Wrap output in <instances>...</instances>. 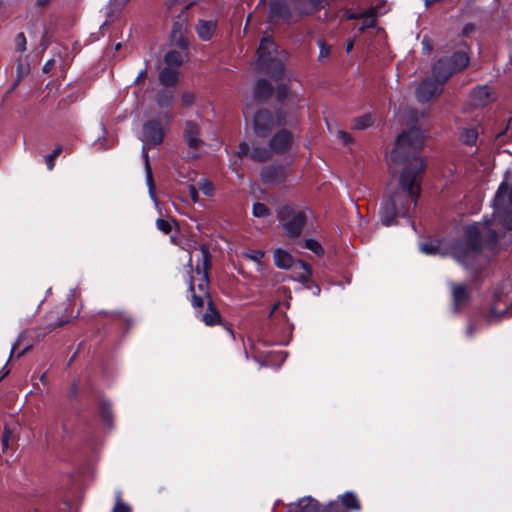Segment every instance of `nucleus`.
<instances>
[{
    "instance_id": "obj_53",
    "label": "nucleus",
    "mask_w": 512,
    "mask_h": 512,
    "mask_svg": "<svg viewBox=\"0 0 512 512\" xmlns=\"http://www.w3.org/2000/svg\"><path fill=\"white\" fill-rule=\"evenodd\" d=\"M21 337L22 336H19L17 341L15 342V344L12 346V349H11V353H10V358L14 355L15 351H16V348L17 346L19 345L20 343V340H21Z\"/></svg>"
},
{
    "instance_id": "obj_49",
    "label": "nucleus",
    "mask_w": 512,
    "mask_h": 512,
    "mask_svg": "<svg viewBox=\"0 0 512 512\" xmlns=\"http://www.w3.org/2000/svg\"><path fill=\"white\" fill-rule=\"evenodd\" d=\"M54 64L55 61L53 59L48 60L43 66V71L45 73L49 72L54 67Z\"/></svg>"
},
{
    "instance_id": "obj_35",
    "label": "nucleus",
    "mask_w": 512,
    "mask_h": 512,
    "mask_svg": "<svg viewBox=\"0 0 512 512\" xmlns=\"http://www.w3.org/2000/svg\"><path fill=\"white\" fill-rule=\"evenodd\" d=\"M156 226L157 228L162 231L164 234H169L171 233L172 229H173V224L170 220L168 219H163V218H158L156 220Z\"/></svg>"
},
{
    "instance_id": "obj_54",
    "label": "nucleus",
    "mask_w": 512,
    "mask_h": 512,
    "mask_svg": "<svg viewBox=\"0 0 512 512\" xmlns=\"http://www.w3.org/2000/svg\"><path fill=\"white\" fill-rule=\"evenodd\" d=\"M77 391H78L77 385H76V383H73L70 387V395L73 397L76 396Z\"/></svg>"
},
{
    "instance_id": "obj_11",
    "label": "nucleus",
    "mask_w": 512,
    "mask_h": 512,
    "mask_svg": "<svg viewBox=\"0 0 512 512\" xmlns=\"http://www.w3.org/2000/svg\"><path fill=\"white\" fill-rule=\"evenodd\" d=\"M441 92V85L432 77L423 81L416 90L418 101L426 102Z\"/></svg>"
},
{
    "instance_id": "obj_40",
    "label": "nucleus",
    "mask_w": 512,
    "mask_h": 512,
    "mask_svg": "<svg viewBox=\"0 0 512 512\" xmlns=\"http://www.w3.org/2000/svg\"><path fill=\"white\" fill-rule=\"evenodd\" d=\"M199 189L205 194V195H211L213 192V185L206 179H202L198 182Z\"/></svg>"
},
{
    "instance_id": "obj_44",
    "label": "nucleus",
    "mask_w": 512,
    "mask_h": 512,
    "mask_svg": "<svg viewBox=\"0 0 512 512\" xmlns=\"http://www.w3.org/2000/svg\"><path fill=\"white\" fill-rule=\"evenodd\" d=\"M188 194H189V197L191 198V200L194 203H197L199 201L198 191H197V188L194 185H189L188 186Z\"/></svg>"
},
{
    "instance_id": "obj_58",
    "label": "nucleus",
    "mask_w": 512,
    "mask_h": 512,
    "mask_svg": "<svg viewBox=\"0 0 512 512\" xmlns=\"http://www.w3.org/2000/svg\"><path fill=\"white\" fill-rule=\"evenodd\" d=\"M437 0H424L425 6L428 8L430 5L435 3Z\"/></svg>"
},
{
    "instance_id": "obj_7",
    "label": "nucleus",
    "mask_w": 512,
    "mask_h": 512,
    "mask_svg": "<svg viewBox=\"0 0 512 512\" xmlns=\"http://www.w3.org/2000/svg\"><path fill=\"white\" fill-rule=\"evenodd\" d=\"M210 258H202L201 261H199L196 264L195 270L192 271V274L190 276V284H189V290L190 292H194L195 287L197 286L199 293L204 294L206 296L207 300L211 299L208 287H209V280H208V269L210 267Z\"/></svg>"
},
{
    "instance_id": "obj_19",
    "label": "nucleus",
    "mask_w": 512,
    "mask_h": 512,
    "mask_svg": "<svg viewBox=\"0 0 512 512\" xmlns=\"http://www.w3.org/2000/svg\"><path fill=\"white\" fill-rule=\"evenodd\" d=\"M18 424H6L2 435V451L5 452L18 439Z\"/></svg>"
},
{
    "instance_id": "obj_1",
    "label": "nucleus",
    "mask_w": 512,
    "mask_h": 512,
    "mask_svg": "<svg viewBox=\"0 0 512 512\" xmlns=\"http://www.w3.org/2000/svg\"><path fill=\"white\" fill-rule=\"evenodd\" d=\"M424 133L411 127L398 135L395 145L387 155L390 166L402 165L400 190L387 195L381 205L380 219L384 226L396 224V216L406 217L410 204L416 201L420 192V181L426 167L419 153L424 146Z\"/></svg>"
},
{
    "instance_id": "obj_25",
    "label": "nucleus",
    "mask_w": 512,
    "mask_h": 512,
    "mask_svg": "<svg viewBox=\"0 0 512 512\" xmlns=\"http://www.w3.org/2000/svg\"><path fill=\"white\" fill-rule=\"evenodd\" d=\"M175 94L168 89H161L156 94V103L161 108H169L173 105Z\"/></svg>"
},
{
    "instance_id": "obj_14",
    "label": "nucleus",
    "mask_w": 512,
    "mask_h": 512,
    "mask_svg": "<svg viewBox=\"0 0 512 512\" xmlns=\"http://www.w3.org/2000/svg\"><path fill=\"white\" fill-rule=\"evenodd\" d=\"M261 178L269 184H280L286 179V169L282 165H270L262 169Z\"/></svg>"
},
{
    "instance_id": "obj_30",
    "label": "nucleus",
    "mask_w": 512,
    "mask_h": 512,
    "mask_svg": "<svg viewBox=\"0 0 512 512\" xmlns=\"http://www.w3.org/2000/svg\"><path fill=\"white\" fill-rule=\"evenodd\" d=\"M478 139V132L476 129L467 128L461 134V140L467 145H474Z\"/></svg>"
},
{
    "instance_id": "obj_12",
    "label": "nucleus",
    "mask_w": 512,
    "mask_h": 512,
    "mask_svg": "<svg viewBox=\"0 0 512 512\" xmlns=\"http://www.w3.org/2000/svg\"><path fill=\"white\" fill-rule=\"evenodd\" d=\"M293 141L292 134L285 129L278 131L270 140L269 147L274 153H284L287 151Z\"/></svg>"
},
{
    "instance_id": "obj_59",
    "label": "nucleus",
    "mask_w": 512,
    "mask_h": 512,
    "mask_svg": "<svg viewBox=\"0 0 512 512\" xmlns=\"http://www.w3.org/2000/svg\"><path fill=\"white\" fill-rule=\"evenodd\" d=\"M473 332H474V327H473V325H470V326L467 328V333H468L469 335H472V334H473Z\"/></svg>"
},
{
    "instance_id": "obj_29",
    "label": "nucleus",
    "mask_w": 512,
    "mask_h": 512,
    "mask_svg": "<svg viewBox=\"0 0 512 512\" xmlns=\"http://www.w3.org/2000/svg\"><path fill=\"white\" fill-rule=\"evenodd\" d=\"M450 64L455 71L461 70L469 64V57L465 52H457L454 54Z\"/></svg>"
},
{
    "instance_id": "obj_32",
    "label": "nucleus",
    "mask_w": 512,
    "mask_h": 512,
    "mask_svg": "<svg viewBox=\"0 0 512 512\" xmlns=\"http://www.w3.org/2000/svg\"><path fill=\"white\" fill-rule=\"evenodd\" d=\"M252 213L255 217H267L270 215L269 208L260 202L254 203Z\"/></svg>"
},
{
    "instance_id": "obj_43",
    "label": "nucleus",
    "mask_w": 512,
    "mask_h": 512,
    "mask_svg": "<svg viewBox=\"0 0 512 512\" xmlns=\"http://www.w3.org/2000/svg\"><path fill=\"white\" fill-rule=\"evenodd\" d=\"M337 138L341 140L345 145L351 142V137L348 133L343 130H337L336 132Z\"/></svg>"
},
{
    "instance_id": "obj_18",
    "label": "nucleus",
    "mask_w": 512,
    "mask_h": 512,
    "mask_svg": "<svg viewBox=\"0 0 512 512\" xmlns=\"http://www.w3.org/2000/svg\"><path fill=\"white\" fill-rule=\"evenodd\" d=\"M184 137L187 145L192 149H198L202 145V140L199 138V127L193 121L185 123Z\"/></svg>"
},
{
    "instance_id": "obj_2",
    "label": "nucleus",
    "mask_w": 512,
    "mask_h": 512,
    "mask_svg": "<svg viewBox=\"0 0 512 512\" xmlns=\"http://www.w3.org/2000/svg\"><path fill=\"white\" fill-rule=\"evenodd\" d=\"M491 219L469 225L465 228L464 241L448 249L442 241L420 244V252L427 255L467 256L483 250H494L512 243V187L502 183L493 201Z\"/></svg>"
},
{
    "instance_id": "obj_42",
    "label": "nucleus",
    "mask_w": 512,
    "mask_h": 512,
    "mask_svg": "<svg viewBox=\"0 0 512 512\" xmlns=\"http://www.w3.org/2000/svg\"><path fill=\"white\" fill-rule=\"evenodd\" d=\"M195 96L191 92H184L181 98V102L184 106H190L194 103Z\"/></svg>"
},
{
    "instance_id": "obj_21",
    "label": "nucleus",
    "mask_w": 512,
    "mask_h": 512,
    "mask_svg": "<svg viewBox=\"0 0 512 512\" xmlns=\"http://www.w3.org/2000/svg\"><path fill=\"white\" fill-rule=\"evenodd\" d=\"M491 99V92L489 87L480 86L473 90L471 93V102L476 107L487 105Z\"/></svg>"
},
{
    "instance_id": "obj_34",
    "label": "nucleus",
    "mask_w": 512,
    "mask_h": 512,
    "mask_svg": "<svg viewBox=\"0 0 512 512\" xmlns=\"http://www.w3.org/2000/svg\"><path fill=\"white\" fill-rule=\"evenodd\" d=\"M191 293H192V297H191L192 306L195 309L201 310L204 307L205 301H207L206 296H204V294H202V293L197 294L195 291L191 292Z\"/></svg>"
},
{
    "instance_id": "obj_31",
    "label": "nucleus",
    "mask_w": 512,
    "mask_h": 512,
    "mask_svg": "<svg viewBox=\"0 0 512 512\" xmlns=\"http://www.w3.org/2000/svg\"><path fill=\"white\" fill-rule=\"evenodd\" d=\"M302 246L317 255L323 253L321 244L315 239H306Z\"/></svg>"
},
{
    "instance_id": "obj_41",
    "label": "nucleus",
    "mask_w": 512,
    "mask_h": 512,
    "mask_svg": "<svg viewBox=\"0 0 512 512\" xmlns=\"http://www.w3.org/2000/svg\"><path fill=\"white\" fill-rule=\"evenodd\" d=\"M15 45L18 51H24L26 49V38L23 33H19L15 38Z\"/></svg>"
},
{
    "instance_id": "obj_28",
    "label": "nucleus",
    "mask_w": 512,
    "mask_h": 512,
    "mask_svg": "<svg viewBox=\"0 0 512 512\" xmlns=\"http://www.w3.org/2000/svg\"><path fill=\"white\" fill-rule=\"evenodd\" d=\"M342 504L349 510L359 511L361 509L357 496L352 492H347L342 496Z\"/></svg>"
},
{
    "instance_id": "obj_36",
    "label": "nucleus",
    "mask_w": 512,
    "mask_h": 512,
    "mask_svg": "<svg viewBox=\"0 0 512 512\" xmlns=\"http://www.w3.org/2000/svg\"><path fill=\"white\" fill-rule=\"evenodd\" d=\"M101 416L104 422H106L108 425H111L112 423V412H111V406L109 403L103 402L101 404Z\"/></svg>"
},
{
    "instance_id": "obj_39",
    "label": "nucleus",
    "mask_w": 512,
    "mask_h": 512,
    "mask_svg": "<svg viewBox=\"0 0 512 512\" xmlns=\"http://www.w3.org/2000/svg\"><path fill=\"white\" fill-rule=\"evenodd\" d=\"M112 512H131L130 506L122 501L120 492L117 494L116 503Z\"/></svg>"
},
{
    "instance_id": "obj_8",
    "label": "nucleus",
    "mask_w": 512,
    "mask_h": 512,
    "mask_svg": "<svg viewBox=\"0 0 512 512\" xmlns=\"http://www.w3.org/2000/svg\"><path fill=\"white\" fill-rule=\"evenodd\" d=\"M275 265L281 269H293L295 278L301 283L310 281L311 267L308 263L296 258H274Z\"/></svg>"
},
{
    "instance_id": "obj_63",
    "label": "nucleus",
    "mask_w": 512,
    "mask_h": 512,
    "mask_svg": "<svg viewBox=\"0 0 512 512\" xmlns=\"http://www.w3.org/2000/svg\"><path fill=\"white\" fill-rule=\"evenodd\" d=\"M46 3H47V0H39V4H40V5H44V4H46Z\"/></svg>"
},
{
    "instance_id": "obj_24",
    "label": "nucleus",
    "mask_w": 512,
    "mask_h": 512,
    "mask_svg": "<svg viewBox=\"0 0 512 512\" xmlns=\"http://www.w3.org/2000/svg\"><path fill=\"white\" fill-rule=\"evenodd\" d=\"M185 54L182 51L171 50L165 54L164 62L167 67L179 69L183 64Z\"/></svg>"
},
{
    "instance_id": "obj_51",
    "label": "nucleus",
    "mask_w": 512,
    "mask_h": 512,
    "mask_svg": "<svg viewBox=\"0 0 512 512\" xmlns=\"http://www.w3.org/2000/svg\"><path fill=\"white\" fill-rule=\"evenodd\" d=\"M512 128V119L509 120L508 124H507V127L504 131H501L500 133L497 134L496 138L498 140L501 139V137L509 130Z\"/></svg>"
},
{
    "instance_id": "obj_26",
    "label": "nucleus",
    "mask_w": 512,
    "mask_h": 512,
    "mask_svg": "<svg viewBox=\"0 0 512 512\" xmlns=\"http://www.w3.org/2000/svg\"><path fill=\"white\" fill-rule=\"evenodd\" d=\"M272 92L270 83L267 80L261 79L257 81L254 88V96L258 100L267 98Z\"/></svg>"
},
{
    "instance_id": "obj_5",
    "label": "nucleus",
    "mask_w": 512,
    "mask_h": 512,
    "mask_svg": "<svg viewBox=\"0 0 512 512\" xmlns=\"http://www.w3.org/2000/svg\"><path fill=\"white\" fill-rule=\"evenodd\" d=\"M258 65L268 73H279L282 70V57L276 44L269 36L261 39L258 51Z\"/></svg>"
},
{
    "instance_id": "obj_37",
    "label": "nucleus",
    "mask_w": 512,
    "mask_h": 512,
    "mask_svg": "<svg viewBox=\"0 0 512 512\" xmlns=\"http://www.w3.org/2000/svg\"><path fill=\"white\" fill-rule=\"evenodd\" d=\"M375 25V19H374V14L373 12H367L365 15H364V20L359 28V31L360 32H363L365 29L367 28H371Z\"/></svg>"
},
{
    "instance_id": "obj_48",
    "label": "nucleus",
    "mask_w": 512,
    "mask_h": 512,
    "mask_svg": "<svg viewBox=\"0 0 512 512\" xmlns=\"http://www.w3.org/2000/svg\"><path fill=\"white\" fill-rule=\"evenodd\" d=\"M327 0H309L310 4L315 9L323 8Z\"/></svg>"
},
{
    "instance_id": "obj_15",
    "label": "nucleus",
    "mask_w": 512,
    "mask_h": 512,
    "mask_svg": "<svg viewBox=\"0 0 512 512\" xmlns=\"http://www.w3.org/2000/svg\"><path fill=\"white\" fill-rule=\"evenodd\" d=\"M488 258H458L471 278L479 276L487 267Z\"/></svg>"
},
{
    "instance_id": "obj_47",
    "label": "nucleus",
    "mask_w": 512,
    "mask_h": 512,
    "mask_svg": "<svg viewBox=\"0 0 512 512\" xmlns=\"http://www.w3.org/2000/svg\"><path fill=\"white\" fill-rule=\"evenodd\" d=\"M183 27V24L182 23H175V25L173 26V29H172V36L174 39H177V33H179L181 35V29Z\"/></svg>"
},
{
    "instance_id": "obj_61",
    "label": "nucleus",
    "mask_w": 512,
    "mask_h": 512,
    "mask_svg": "<svg viewBox=\"0 0 512 512\" xmlns=\"http://www.w3.org/2000/svg\"><path fill=\"white\" fill-rule=\"evenodd\" d=\"M40 381L42 383H46V373H43L41 376H40Z\"/></svg>"
},
{
    "instance_id": "obj_23",
    "label": "nucleus",
    "mask_w": 512,
    "mask_h": 512,
    "mask_svg": "<svg viewBox=\"0 0 512 512\" xmlns=\"http://www.w3.org/2000/svg\"><path fill=\"white\" fill-rule=\"evenodd\" d=\"M196 30L200 39L208 41L216 30V22L212 20H199Z\"/></svg>"
},
{
    "instance_id": "obj_50",
    "label": "nucleus",
    "mask_w": 512,
    "mask_h": 512,
    "mask_svg": "<svg viewBox=\"0 0 512 512\" xmlns=\"http://www.w3.org/2000/svg\"><path fill=\"white\" fill-rule=\"evenodd\" d=\"M329 54H330L329 48L325 47L324 45H322L320 47V55H319V57L320 58H327L329 56Z\"/></svg>"
},
{
    "instance_id": "obj_6",
    "label": "nucleus",
    "mask_w": 512,
    "mask_h": 512,
    "mask_svg": "<svg viewBox=\"0 0 512 512\" xmlns=\"http://www.w3.org/2000/svg\"><path fill=\"white\" fill-rule=\"evenodd\" d=\"M512 306V287L503 283L494 290L492 304L489 313L485 316L487 321H498Z\"/></svg>"
},
{
    "instance_id": "obj_33",
    "label": "nucleus",
    "mask_w": 512,
    "mask_h": 512,
    "mask_svg": "<svg viewBox=\"0 0 512 512\" xmlns=\"http://www.w3.org/2000/svg\"><path fill=\"white\" fill-rule=\"evenodd\" d=\"M372 123V117L370 115H364L355 119L353 127L355 129H365L367 127H370Z\"/></svg>"
},
{
    "instance_id": "obj_57",
    "label": "nucleus",
    "mask_w": 512,
    "mask_h": 512,
    "mask_svg": "<svg viewBox=\"0 0 512 512\" xmlns=\"http://www.w3.org/2000/svg\"><path fill=\"white\" fill-rule=\"evenodd\" d=\"M352 48H353V41L348 42L347 46H346V51L350 52L352 50Z\"/></svg>"
},
{
    "instance_id": "obj_45",
    "label": "nucleus",
    "mask_w": 512,
    "mask_h": 512,
    "mask_svg": "<svg viewBox=\"0 0 512 512\" xmlns=\"http://www.w3.org/2000/svg\"><path fill=\"white\" fill-rule=\"evenodd\" d=\"M129 0H111L110 5L113 6L115 9H120L124 7Z\"/></svg>"
},
{
    "instance_id": "obj_56",
    "label": "nucleus",
    "mask_w": 512,
    "mask_h": 512,
    "mask_svg": "<svg viewBox=\"0 0 512 512\" xmlns=\"http://www.w3.org/2000/svg\"><path fill=\"white\" fill-rule=\"evenodd\" d=\"M286 93H287V92H286V89H280V90L278 91V96H279V98H281V97H285V96H286Z\"/></svg>"
},
{
    "instance_id": "obj_27",
    "label": "nucleus",
    "mask_w": 512,
    "mask_h": 512,
    "mask_svg": "<svg viewBox=\"0 0 512 512\" xmlns=\"http://www.w3.org/2000/svg\"><path fill=\"white\" fill-rule=\"evenodd\" d=\"M298 512H319V503L311 497L303 498L298 503Z\"/></svg>"
},
{
    "instance_id": "obj_52",
    "label": "nucleus",
    "mask_w": 512,
    "mask_h": 512,
    "mask_svg": "<svg viewBox=\"0 0 512 512\" xmlns=\"http://www.w3.org/2000/svg\"><path fill=\"white\" fill-rule=\"evenodd\" d=\"M274 256L280 257V256H290L288 252L282 250L281 248H278L274 252Z\"/></svg>"
},
{
    "instance_id": "obj_62",
    "label": "nucleus",
    "mask_w": 512,
    "mask_h": 512,
    "mask_svg": "<svg viewBox=\"0 0 512 512\" xmlns=\"http://www.w3.org/2000/svg\"><path fill=\"white\" fill-rule=\"evenodd\" d=\"M65 323H67V321H60V322H58L54 327H60V326H63Z\"/></svg>"
},
{
    "instance_id": "obj_9",
    "label": "nucleus",
    "mask_w": 512,
    "mask_h": 512,
    "mask_svg": "<svg viewBox=\"0 0 512 512\" xmlns=\"http://www.w3.org/2000/svg\"><path fill=\"white\" fill-rule=\"evenodd\" d=\"M282 123L281 118L275 119L269 111L260 110L254 116L253 130L257 136L266 137L274 127Z\"/></svg>"
},
{
    "instance_id": "obj_3",
    "label": "nucleus",
    "mask_w": 512,
    "mask_h": 512,
    "mask_svg": "<svg viewBox=\"0 0 512 512\" xmlns=\"http://www.w3.org/2000/svg\"><path fill=\"white\" fill-rule=\"evenodd\" d=\"M164 138V131L159 121L150 120L143 125L141 141L143 142L142 156L144 159V167L146 174V182L149 188V193L153 199L154 197V182L152 176V169L150 166L148 149L155 147L162 143Z\"/></svg>"
},
{
    "instance_id": "obj_16",
    "label": "nucleus",
    "mask_w": 512,
    "mask_h": 512,
    "mask_svg": "<svg viewBox=\"0 0 512 512\" xmlns=\"http://www.w3.org/2000/svg\"><path fill=\"white\" fill-rule=\"evenodd\" d=\"M248 154L253 160L262 162L268 160L273 155V152L270 147H253L252 150L249 151L248 144L240 143L238 155L243 156Z\"/></svg>"
},
{
    "instance_id": "obj_64",
    "label": "nucleus",
    "mask_w": 512,
    "mask_h": 512,
    "mask_svg": "<svg viewBox=\"0 0 512 512\" xmlns=\"http://www.w3.org/2000/svg\"><path fill=\"white\" fill-rule=\"evenodd\" d=\"M358 17H359L358 15L352 14V15H350L348 18H349V19H353V18H358Z\"/></svg>"
},
{
    "instance_id": "obj_10",
    "label": "nucleus",
    "mask_w": 512,
    "mask_h": 512,
    "mask_svg": "<svg viewBox=\"0 0 512 512\" xmlns=\"http://www.w3.org/2000/svg\"><path fill=\"white\" fill-rule=\"evenodd\" d=\"M452 304L454 312H460L463 307L470 301L471 292L469 287L464 283H451Z\"/></svg>"
},
{
    "instance_id": "obj_55",
    "label": "nucleus",
    "mask_w": 512,
    "mask_h": 512,
    "mask_svg": "<svg viewBox=\"0 0 512 512\" xmlns=\"http://www.w3.org/2000/svg\"><path fill=\"white\" fill-rule=\"evenodd\" d=\"M31 346H27L26 348H24L20 353H18L17 357H21L22 355H24L28 350H30Z\"/></svg>"
},
{
    "instance_id": "obj_38",
    "label": "nucleus",
    "mask_w": 512,
    "mask_h": 512,
    "mask_svg": "<svg viewBox=\"0 0 512 512\" xmlns=\"http://www.w3.org/2000/svg\"><path fill=\"white\" fill-rule=\"evenodd\" d=\"M62 151V147L61 146H57L50 155L46 156V164H47V168L48 170H52L54 168V165H55V158L59 156V154L61 153Z\"/></svg>"
},
{
    "instance_id": "obj_4",
    "label": "nucleus",
    "mask_w": 512,
    "mask_h": 512,
    "mask_svg": "<svg viewBox=\"0 0 512 512\" xmlns=\"http://www.w3.org/2000/svg\"><path fill=\"white\" fill-rule=\"evenodd\" d=\"M276 212L277 219L286 236L289 238L299 237L307 221L304 210L285 204L278 207Z\"/></svg>"
},
{
    "instance_id": "obj_46",
    "label": "nucleus",
    "mask_w": 512,
    "mask_h": 512,
    "mask_svg": "<svg viewBox=\"0 0 512 512\" xmlns=\"http://www.w3.org/2000/svg\"><path fill=\"white\" fill-rule=\"evenodd\" d=\"M146 78H147V68H144V69H142V70L138 73V75H137V77H136V79H135L134 83H135V84H138V83H140L141 81L145 80Z\"/></svg>"
},
{
    "instance_id": "obj_20",
    "label": "nucleus",
    "mask_w": 512,
    "mask_h": 512,
    "mask_svg": "<svg viewBox=\"0 0 512 512\" xmlns=\"http://www.w3.org/2000/svg\"><path fill=\"white\" fill-rule=\"evenodd\" d=\"M201 321L207 326H214L221 323V315L215 307L212 299L207 300L206 312L201 314Z\"/></svg>"
},
{
    "instance_id": "obj_60",
    "label": "nucleus",
    "mask_w": 512,
    "mask_h": 512,
    "mask_svg": "<svg viewBox=\"0 0 512 512\" xmlns=\"http://www.w3.org/2000/svg\"><path fill=\"white\" fill-rule=\"evenodd\" d=\"M201 249H202V252H203L204 256H208V250H207L206 246L202 245Z\"/></svg>"
},
{
    "instance_id": "obj_22",
    "label": "nucleus",
    "mask_w": 512,
    "mask_h": 512,
    "mask_svg": "<svg viewBox=\"0 0 512 512\" xmlns=\"http://www.w3.org/2000/svg\"><path fill=\"white\" fill-rule=\"evenodd\" d=\"M178 79L179 71L176 68L165 66L159 73V82L166 87L176 85Z\"/></svg>"
},
{
    "instance_id": "obj_17",
    "label": "nucleus",
    "mask_w": 512,
    "mask_h": 512,
    "mask_svg": "<svg viewBox=\"0 0 512 512\" xmlns=\"http://www.w3.org/2000/svg\"><path fill=\"white\" fill-rule=\"evenodd\" d=\"M454 69L447 60H439L432 69V77L442 84L454 73Z\"/></svg>"
},
{
    "instance_id": "obj_13",
    "label": "nucleus",
    "mask_w": 512,
    "mask_h": 512,
    "mask_svg": "<svg viewBox=\"0 0 512 512\" xmlns=\"http://www.w3.org/2000/svg\"><path fill=\"white\" fill-rule=\"evenodd\" d=\"M292 12L285 0H272L270 2L269 19L274 22L276 20L289 21Z\"/></svg>"
}]
</instances>
